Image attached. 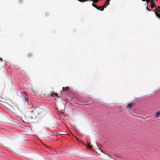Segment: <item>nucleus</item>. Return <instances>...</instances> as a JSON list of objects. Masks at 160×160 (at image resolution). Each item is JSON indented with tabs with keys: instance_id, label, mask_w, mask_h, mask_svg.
<instances>
[{
	"instance_id": "10",
	"label": "nucleus",
	"mask_w": 160,
	"mask_h": 160,
	"mask_svg": "<svg viewBox=\"0 0 160 160\" xmlns=\"http://www.w3.org/2000/svg\"><path fill=\"white\" fill-rule=\"evenodd\" d=\"M51 96L53 97H54L55 96H56L57 97H59L58 95V94H57L56 93L52 92L51 94Z\"/></svg>"
},
{
	"instance_id": "21",
	"label": "nucleus",
	"mask_w": 160,
	"mask_h": 160,
	"mask_svg": "<svg viewBox=\"0 0 160 160\" xmlns=\"http://www.w3.org/2000/svg\"><path fill=\"white\" fill-rule=\"evenodd\" d=\"M132 115V116H133L136 117H138V118H139V117H140V116H135V115H133L132 114H131Z\"/></svg>"
},
{
	"instance_id": "15",
	"label": "nucleus",
	"mask_w": 160,
	"mask_h": 160,
	"mask_svg": "<svg viewBox=\"0 0 160 160\" xmlns=\"http://www.w3.org/2000/svg\"><path fill=\"white\" fill-rule=\"evenodd\" d=\"M92 5L93 7H94L96 8H98V6L97 5L93 3H92Z\"/></svg>"
},
{
	"instance_id": "22",
	"label": "nucleus",
	"mask_w": 160,
	"mask_h": 160,
	"mask_svg": "<svg viewBox=\"0 0 160 160\" xmlns=\"http://www.w3.org/2000/svg\"><path fill=\"white\" fill-rule=\"evenodd\" d=\"M78 0L80 2H84V1H83V0Z\"/></svg>"
},
{
	"instance_id": "6",
	"label": "nucleus",
	"mask_w": 160,
	"mask_h": 160,
	"mask_svg": "<svg viewBox=\"0 0 160 160\" xmlns=\"http://www.w3.org/2000/svg\"><path fill=\"white\" fill-rule=\"evenodd\" d=\"M110 0H107L105 2V4L103 5V6L104 7V8L106 7L107 6H108L109 3V1Z\"/></svg>"
},
{
	"instance_id": "3",
	"label": "nucleus",
	"mask_w": 160,
	"mask_h": 160,
	"mask_svg": "<svg viewBox=\"0 0 160 160\" xmlns=\"http://www.w3.org/2000/svg\"><path fill=\"white\" fill-rule=\"evenodd\" d=\"M134 104L133 103H131L128 104L126 106V108L128 110H129L133 106Z\"/></svg>"
},
{
	"instance_id": "25",
	"label": "nucleus",
	"mask_w": 160,
	"mask_h": 160,
	"mask_svg": "<svg viewBox=\"0 0 160 160\" xmlns=\"http://www.w3.org/2000/svg\"><path fill=\"white\" fill-rule=\"evenodd\" d=\"M143 1H146V0H142Z\"/></svg>"
},
{
	"instance_id": "14",
	"label": "nucleus",
	"mask_w": 160,
	"mask_h": 160,
	"mask_svg": "<svg viewBox=\"0 0 160 160\" xmlns=\"http://www.w3.org/2000/svg\"><path fill=\"white\" fill-rule=\"evenodd\" d=\"M151 7L152 8H153L154 7H156L155 4H151Z\"/></svg>"
},
{
	"instance_id": "28",
	"label": "nucleus",
	"mask_w": 160,
	"mask_h": 160,
	"mask_svg": "<svg viewBox=\"0 0 160 160\" xmlns=\"http://www.w3.org/2000/svg\"><path fill=\"white\" fill-rule=\"evenodd\" d=\"M156 1H158V0H156Z\"/></svg>"
},
{
	"instance_id": "11",
	"label": "nucleus",
	"mask_w": 160,
	"mask_h": 160,
	"mask_svg": "<svg viewBox=\"0 0 160 160\" xmlns=\"http://www.w3.org/2000/svg\"><path fill=\"white\" fill-rule=\"evenodd\" d=\"M155 114L156 115V117H158L159 116H160V112H157L155 113Z\"/></svg>"
},
{
	"instance_id": "19",
	"label": "nucleus",
	"mask_w": 160,
	"mask_h": 160,
	"mask_svg": "<svg viewBox=\"0 0 160 160\" xmlns=\"http://www.w3.org/2000/svg\"><path fill=\"white\" fill-rule=\"evenodd\" d=\"M139 118H140L143 119H144V120L146 119H145V118H144V117H141V116H140V117H139Z\"/></svg>"
},
{
	"instance_id": "4",
	"label": "nucleus",
	"mask_w": 160,
	"mask_h": 160,
	"mask_svg": "<svg viewBox=\"0 0 160 160\" xmlns=\"http://www.w3.org/2000/svg\"><path fill=\"white\" fill-rule=\"evenodd\" d=\"M22 95L24 97L25 101L27 102H28V96L27 94L25 92H22Z\"/></svg>"
},
{
	"instance_id": "16",
	"label": "nucleus",
	"mask_w": 160,
	"mask_h": 160,
	"mask_svg": "<svg viewBox=\"0 0 160 160\" xmlns=\"http://www.w3.org/2000/svg\"><path fill=\"white\" fill-rule=\"evenodd\" d=\"M87 147L89 149H91L92 148V145H90L89 144H88Z\"/></svg>"
},
{
	"instance_id": "20",
	"label": "nucleus",
	"mask_w": 160,
	"mask_h": 160,
	"mask_svg": "<svg viewBox=\"0 0 160 160\" xmlns=\"http://www.w3.org/2000/svg\"><path fill=\"white\" fill-rule=\"evenodd\" d=\"M151 0H146V2L147 3L148 2H151Z\"/></svg>"
},
{
	"instance_id": "7",
	"label": "nucleus",
	"mask_w": 160,
	"mask_h": 160,
	"mask_svg": "<svg viewBox=\"0 0 160 160\" xmlns=\"http://www.w3.org/2000/svg\"><path fill=\"white\" fill-rule=\"evenodd\" d=\"M153 11L154 12L157 17L160 19V14L158 12H157L156 10H154Z\"/></svg>"
},
{
	"instance_id": "26",
	"label": "nucleus",
	"mask_w": 160,
	"mask_h": 160,
	"mask_svg": "<svg viewBox=\"0 0 160 160\" xmlns=\"http://www.w3.org/2000/svg\"><path fill=\"white\" fill-rule=\"evenodd\" d=\"M19 1L20 2H21V0H19Z\"/></svg>"
},
{
	"instance_id": "23",
	"label": "nucleus",
	"mask_w": 160,
	"mask_h": 160,
	"mask_svg": "<svg viewBox=\"0 0 160 160\" xmlns=\"http://www.w3.org/2000/svg\"><path fill=\"white\" fill-rule=\"evenodd\" d=\"M150 116H148L146 118H145L146 119H147V118H149Z\"/></svg>"
},
{
	"instance_id": "24",
	"label": "nucleus",
	"mask_w": 160,
	"mask_h": 160,
	"mask_svg": "<svg viewBox=\"0 0 160 160\" xmlns=\"http://www.w3.org/2000/svg\"><path fill=\"white\" fill-rule=\"evenodd\" d=\"M0 60H1L2 61H3L2 59L1 58H0Z\"/></svg>"
},
{
	"instance_id": "1",
	"label": "nucleus",
	"mask_w": 160,
	"mask_h": 160,
	"mask_svg": "<svg viewBox=\"0 0 160 160\" xmlns=\"http://www.w3.org/2000/svg\"><path fill=\"white\" fill-rule=\"evenodd\" d=\"M41 112V109L37 107L31 112L30 116L27 114L23 115V117H22L21 116V114L19 112H18V113L13 112V114L17 117L21 118L22 121L23 122L26 123L28 121L30 118H32L33 117H36L37 115L40 114Z\"/></svg>"
},
{
	"instance_id": "2",
	"label": "nucleus",
	"mask_w": 160,
	"mask_h": 160,
	"mask_svg": "<svg viewBox=\"0 0 160 160\" xmlns=\"http://www.w3.org/2000/svg\"><path fill=\"white\" fill-rule=\"evenodd\" d=\"M0 122L2 123H10L9 119L6 116H3L1 118Z\"/></svg>"
},
{
	"instance_id": "17",
	"label": "nucleus",
	"mask_w": 160,
	"mask_h": 160,
	"mask_svg": "<svg viewBox=\"0 0 160 160\" xmlns=\"http://www.w3.org/2000/svg\"><path fill=\"white\" fill-rule=\"evenodd\" d=\"M151 4H155V0H152L151 1Z\"/></svg>"
},
{
	"instance_id": "13",
	"label": "nucleus",
	"mask_w": 160,
	"mask_h": 160,
	"mask_svg": "<svg viewBox=\"0 0 160 160\" xmlns=\"http://www.w3.org/2000/svg\"><path fill=\"white\" fill-rule=\"evenodd\" d=\"M32 56V54L31 53H29L27 55V57L28 58H31Z\"/></svg>"
},
{
	"instance_id": "8",
	"label": "nucleus",
	"mask_w": 160,
	"mask_h": 160,
	"mask_svg": "<svg viewBox=\"0 0 160 160\" xmlns=\"http://www.w3.org/2000/svg\"><path fill=\"white\" fill-rule=\"evenodd\" d=\"M104 7H103V6H99L98 7V8H97V9L99 10L102 11L104 10Z\"/></svg>"
},
{
	"instance_id": "27",
	"label": "nucleus",
	"mask_w": 160,
	"mask_h": 160,
	"mask_svg": "<svg viewBox=\"0 0 160 160\" xmlns=\"http://www.w3.org/2000/svg\"><path fill=\"white\" fill-rule=\"evenodd\" d=\"M78 140V139L77 138H76Z\"/></svg>"
},
{
	"instance_id": "9",
	"label": "nucleus",
	"mask_w": 160,
	"mask_h": 160,
	"mask_svg": "<svg viewBox=\"0 0 160 160\" xmlns=\"http://www.w3.org/2000/svg\"><path fill=\"white\" fill-rule=\"evenodd\" d=\"M69 89V88L68 87H63L62 91H66L68 90Z\"/></svg>"
},
{
	"instance_id": "12",
	"label": "nucleus",
	"mask_w": 160,
	"mask_h": 160,
	"mask_svg": "<svg viewBox=\"0 0 160 160\" xmlns=\"http://www.w3.org/2000/svg\"><path fill=\"white\" fill-rule=\"evenodd\" d=\"M156 8L155 10H156L157 12H160V7H158V8L156 7Z\"/></svg>"
},
{
	"instance_id": "18",
	"label": "nucleus",
	"mask_w": 160,
	"mask_h": 160,
	"mask_svg": "<svg viewBox=\"0 0 160 160\" xmlns=\"http://www.w3.org/2000/svg\"><path fill=\"white\" fill-rule=\"evenodd\" d=\"M146 9L147 10H148V11H152V10H151L150 9H149L148 8V5L147 6V7H146Z\"/></svg>"
},
{
	"instance_id": "5",
	"label": "nucleus",
	"mask_w": 160,
	"mask_h": 160,
	"mask_svg": "<svg viewBox=\"0 0 160 160\" xmlns=\"http://www.w3.org/2000/svg\"><path fill=\"white\" fill-rule=\"evenodd\" d=\"M6 138L0 136V143H2L6 141Z\"/></svg>"
}]
</instances>
